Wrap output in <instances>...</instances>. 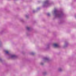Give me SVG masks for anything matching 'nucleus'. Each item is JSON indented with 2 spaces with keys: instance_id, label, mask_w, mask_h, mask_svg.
<instances>
[{
  "instance_id": "nucleus-1",
  "label": "nucleus",
  "mask_w": 76,
  "mask_h": 76,
  "mask_svg": "<svg viewBox=\"0 0 76 76\" xmlns=\"http://www.w3.org/2000/svg\"><path fill=\"white\" fill-rule=\"evenodd\" d=\"M53 15L55 18H61L64 16V13L62 11H58L55 10L54 11Z\"/></svg>"
},
{
  "instance_id": "nucleus-2",
  "label": "nucleus",
  "mask_w": 76,
  "mask_h": 76,
  "mask_svg": "<svg viewBox=\"0 0 76 76\" xmlns=\"http://www.w3.org/2000/svg\"><path fill=\"white\" fill-rule=\"evenodd\" d=\"M50 5V4L49 0H47L44 2L43 4V7H47L49 6Z\"/></svg>"
},
{
  "instance_id": "nucleus-3",
  "label": "nucleus",
  "mask_w": 76,
  "mask_h": 76,
  "mask_svg": "<svg viewBox=\"0 0 76 76\" xmlns=\"http://www.w3.org/2000/svg\"><path fill=\"white\" fill-rule=\"evenodd\" d=\"M43 61L44 62H49L50 61V58L45 57L43 58Z\"/></svg>"
},
{
  "instance_id": "nucleus-4",
  "label": "nucleus",
  "mask_w": 76,
  "mask_h": 76,
  "mask_svg": "<svg viewBox=\"0 0 76 76\" xmlns=\"http://www.w3.org/2000/svg\"><path fill=\"white\" fill-rule=\"evenodd\" d=\"M9 57L11 58L15 59V58H17V56L15 55H10L9 56Z\"/></svg>"
},
{
  "instance_id": "nucleus-5",
  "label": "nucleus",
  "mask_w": 76,
  "mask_h": 76,
  "mask_svg": "<svg viewBox=\"0 0 76 76\" xmlns=\"http://www.w3.org/2000/svg\"><path fill=\"white\" fill-rule=\"evenodd\" d=\"M53 46L54 47H56V48H59V47H60V45L57 43H55L54 44Z\"/></svg>"
},
{
  "instance_id": "nucleus-6",
  "label": "nucleus",
  "mask_w": 76,
  "mask_h": 76,
  "mask_svg": "<svg viewBox=\"0 0 76 76\" xmlns=\"http://www.w3.org/2000/svg\"><path fill=\"white\" fill-rule=\"evenodd\" d=\"M49 48H50V45L49 44L46 45L44 48L45 50H48Z\"/></svg>"
},
{
  "instance_id": "nucleus-7",
  "label": "nucleus",
  "mask_w": 76,
  "mask_h": 76,
  "mask_svg": "<svg viewBox=\"0 0 76 76\" xmlns=\"http://www.w3.org/2000/svg\"><path fill=\"white\" fill-rule=\"evenodd\" d=\"M68 43L67 42H65V44L64 46V48H66V47H67L68 46Z\"/></svg>"
},
{
  "instance_id": "nucleus-8",
  "label": "nucleus",
  "mask_w": 76,
  "mask_h": 76,
  "mask_svg": "<svg viewBox=\"0 0 76 76\" xmlns=\"http://www.w3.org/2000/svg\"><path fill=\"white\" fill-rule=\"evenodd\" d=\"M26 28L27 30L28 31H30L31 30V28L30 27H27Z\"/></svg>"
},
{
  "instance_id": "nucleus-9",
  "label": "nucleus",
  "mask_w": 76,
  "mask_h": 76,
  "mask_svg": "<svg viewBox=\"0 0 76 76\" xmlns=\"http://www.w3.org/2000/svg\"><path fill=\"white\" fill-rule=\"evenodd\" d=\"M19 20H20V22H24L22 18L20 19Z\"/></svg>"
},
{
  "instance_id": "nucleus-10",
  "label": "nucleus",
  "mask_w": 76,
  "mask_h": 76,
  "mask_svg": "<svg viewBox=\"0 0 76 76\" xmlns=\"http://www.w3.org/2000/svg\"><path fill=\"white\" fill-rule=\"evenodd\" d=\"M58 71L59 72H61L62 71V69L61 68H59L58 69Z\"/></svg>"
},
{
  "instance_id": "nucleus-11",
  "label": "nucleus",
  "mask_w": 76,
  "mask_h": 76,
  "mask_svg": "<svg viewBox=\"0 0 76 76\" xmlns=\"http://www.w3.org/2000/svg\"><path fill=\"white\" fill-rule=\"evenodd\" d=\"M59 23L60 24H61V23H63V20H60L59 21Z\"/></svg>"
},
{
  "instance_id": "nucleus-12",
  "label": "nucleus",
  "mask_w": 76,
  "mask_h": 76,
  "mask_svg": "<svg viewBox=\"0 0 76 76\" xmlns=\"http://www.w3.org/2000/svg\"><path fill=\"white\" fill-rule=\"evenodd\" d=\"M43 75H46L47 74V72H44L43 73Z\"/></svg>"
},
{
  "instance_id": "nucleus-13",
  "label": "nucleus",
  "mask_w": 76,
  "mask_h": 76,
  "mask_svg": "<svg viewBox=\"0 0 76 76\" xmlns=\"http://www.w3.org/2000/svg\"><path fill=\"white\" fill-rule=\"evenodd\" d=\"M5 53H6V54H9V52H8V51H6Z\"/></svg>"
},
{
  "instance_id": "nucleus-14",
  "label": "nucleus",
  "mask_w": 76,
  "mask_h": 76,
  "mask_svg": "<svg viewBox=\"0 0 76 76\" xmlns=\"http://www.w3.org/2000/svg\"><path fill=\"white\" fill-rule=\"evenodd\" d=\"M47 15L48 16H50V14L49 13H47Z\"/></svg>"
},
{
  "instance_id": "nucleus-15",
  "label": "nucleus",
  "mask_w": 76,
  "mask_h": 76,
  "mask_svg": "<svg viewBox=\"0 0 76 76\" xmlns=\"http://www.w3.org/2000/svg\"><path fill=\"white\" fill-rule=\"evenodd\" d=\"M26 18H29V15H26Z\"/></svg>"
},
{
  "instance_id": "nucleus-16",
  "label": "nucleus",
  "mask_w": 76,
  "mask_h": 76,
  "mask_svg": "<svg viewBox=\"0 0 76 76\" xmlns=\"http://www.w3.org/2000/svg\"><path fill=\"white\" fill-rule=\"evenodd\" d=\"M31 55H34L35 54V53H34L32 52V53H31Z\"/></svg>"
},
{
  "instance_id": "nucleus-17",
  "label": "nucleus",
  "mask_w": 76,
  "mask_h": 76,
  "mask_svg": "<svg viewBox=\"0 0 76 76\" xmlns=\"http://www.w3.org/2000/svg\"><path fill=\"white\" fill-rule=\"evenodd\" d=\"M1 41L0 40V47H1Z\"/></svg>"
},
{
  "instance_id": "nucleus-18",
  "label": "nucleus",
  "mask_w": 76,
  "mask_h": 76,
  "mask_svg": "<svg viewBox=\"0 0 76 76\" xmlns=\"http://www.w3.org/2000/svg\"><path fill=\"white\" fill-rule=\"evenodd\" d=\"M3 32V31H0V34H2Z\"/></svg>"
},
{
  "instance_id": "nucleus-19",
  "label": "nucleus",
  "mask_w": 76,
  "mask_h": 76,
  "mask_svg": "<svg viewBox=\"0 0 76 76\" xmlns=\"http://www.w3.org/2000/svg\"><path fill=\"white\" fill-rule=\"evenodd\" d=\"M40 9V8L38 7L37 8V10H39Z\"/></svg>"
},
{
  "instance_id": "nucleus-20",
  "label": "nucleus",
  "mask_w": 76,
  "mask_h": 76,
  "mask_svg": "<svg viewBox=\"0 0 76 76\" xmlns=\"http://www.w3.org/2000/svg\"><path fill=\"white\" fill-rule=\"evenodd\" d=\"M40 64H41V65H44V63L41 62L40 63Z\"/></svg>"
},
{
  "instance_id": "nucleus-21",
  "label": "nucleus",
  "mask_w": 76,
  "mask_h": 76,
  "mask_svg": "<svg viewBox=\"0 0 76 76\" xmlns=\"http://www.w3.org/2000/svg\"><path fill=\"white\" fill-rule=\"evenodd\" d=\"M33 13H35V12H36V11L33 10Z\"/></svg>"
},
{
  "instance_id": "nucleus-22",
  "label": "nucleus",
  "mask_w": 76,
  "mask_h": 76,
  "mask_svg": "<svg viewBox=\"0 0 76 76\" xmlns=\"http://www.w3.org/2000/svg\"><path fill=\"white\" fill-rule=\"evenodd\" d=\"M2 61L1 59L0 58V61Z\"/></svg>"
},
{
  "instance_id": "nucleus-23",
  "label": "nucleus",
  "mask_w": 76,
  "mask_h": 76,
  "mask_svg": "<svg viewBox=\"0 0 76 76\" xmlns=\"http://www.w3.org/2000/svg\"><path fill=\"white\" fill-rule=\"evenodd\" d=\"M75 18H76V16H75Z\"/></svg>"
}]
</instances>
